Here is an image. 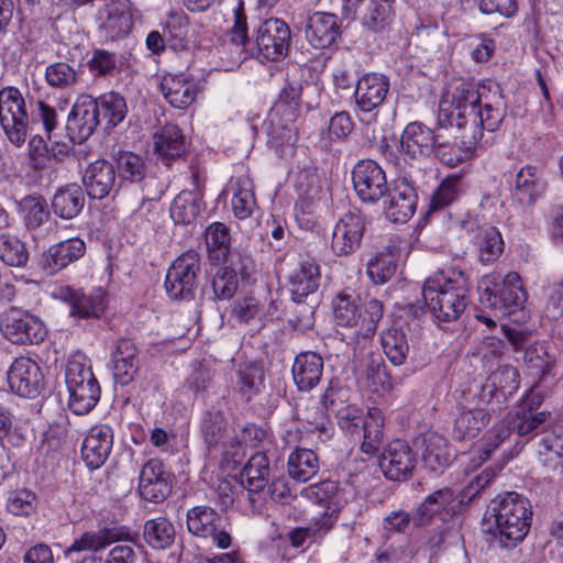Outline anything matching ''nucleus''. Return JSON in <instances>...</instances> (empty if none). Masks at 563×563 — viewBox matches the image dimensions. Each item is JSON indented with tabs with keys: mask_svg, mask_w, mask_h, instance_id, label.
<instances>
[{
	"mask_svg": "<svg viewBox=\"0 0 563 563\" xmlns=\"http://www.w3.org/2000/svg\"><path fill=\"white\" fill-rule=\"evenodd\" d=\"M505 118V107L500 102L493 104L484 101L482 93L472 84L461 82L451 99H442L438 122L441 126H456L462 145H440V161L455 167L470 158L472 150L483 137V131L499 129Z\"/></svg>",
	"mask_w": 563,
	"mask_h": 563,
	"instance_id": "nucleus-1",
	"label": "nucleus"
},
{
	"mask_svg": "<svg viewBox=\"0 0 563 563\" xmlns=\"http://www.w3.org/2000/svg\"><path fill=\"white\" fill-rule=\"evenodd\" d=\"M40 120L48 139L57 126L56 110L42 100L26 103L15 87L0 90V124L8 140L20 147L24 144L32 124Z\"/></svg>",
	"mask_w": 563,
	"mask_h": 563,
	"instance_id": "nucleus-2",
	"label": "nucleus"
},
{
	"mask_svg": "<svg viewBox=\"0 0 563 563\" xmlns=\"http://www.w3.org/2000/svg\"><path fill=\"white\" fill-rule=\"evenodd\" d=\"M470 279L465 272L452 267L428 277L422 288L427 309L439 322L457 320L467 307Z\"/></svg>",
	"mask_w": 563,
	"mask_h": 563,
	"instance_id": "nucleus-3",
	"label": "nucleus"
},
{
	"mask_svg": "<svg viewBox=\"0 0 563 563\" xmlns=\"http://www.w3.org/2000/svg\"><path fill=\"white\" fill-rule=\"evenodd\" d=\"M494 525L487 532L492 542L500 548L510 549L520 543L527 536L532 520L529 500L516 492L497 496L490 506Z\"/></svg>",
	"mask_w": 563,
	"mask_h": 563,
	"instance_id": "nucleus-4",
	"label": "nucleus"
},
{
	"mask_svg": "<svg viewBox=\"0 0 563 563\" xmlns=\"http://www.w3.org/2000/svg\"><path fill=\"white\" fill-rule=\"evenodd\" d=\"M360 301V296L352 289L339 291L332 299L333 318L340 327H355L356 336L369 339L376 333L377 324L384 316V306L378 299L372 298L362 309Z\"/></svg>",
	"mask_w": 563,
	"mask_h": 563,
	"instance_id": "nucleus-5",
	"label": "nucleus"
},
{
	"mask_svg": "<svg viewBox=\"0 0 563 563\" xmlns=\"http://www.w3.org/2000/svg\"><path fill=\"white\" fill-rule=\"evenodd\" d=\"M65 383L69 394L68 406L76 415L90 412L100 399V386L84 355L68 360Z\"/></svg>",
	"mask_w": 563,
	"mask_h": 563,
	"instance_id": "nucleus-6",
	"label": "nucleus"
},
{
	"mask_svg": "<svg viewBox=\"0 0 563 563\" xmlns=\"http://www.w3.org/2000/svg\"><path fill=\"white\" fill-rule=\"evenodd\" d=\"M479 290L481 303L504 316H510L521 309L527 300V292L516 272H509L503 278L496 274L484 276Z\"/></svg>",
	"mask_w": 563,
	"mask_h": 563,
	"instance_id": "nucleus-7",
	"label": "nucleus"
},
{
	"mask_svg": "<svg viewBox=\"0 0 563 563\" xmlns=\"http://www.w3.org/2000/svg\"><path fill=\"white\" fill-rule=\"evenodd\" d=\"M201 271L200 256L197 251L188 250L179 255L168 268L165 289L174 300H190L198 286Z\"/></svg>",
	"mask_w": 563,
	"mask_h": 563,
	"instance_id": "nucleus-8",
	"label": "nucleus"
},
{
	"mask_svg": "<svg viewBox=\"0 0 563 563\" xmlns=\"http://www.w3.org/2000/svg\"><path fill=\"white\" fill-rule=\"evenodd\" d=\"M0 331L8 341L18 345L40 344L47 334L38 317L16 307L3 312Z\"/></svg>",
	"mask_w": 563,
	"mask_h": 563,
	"instance_id": "nucleus-9",
	"label": "nucleus"
},
{
	"mask_svg": "<svg viewBox=\"0 0 563 563\" xmlns=\"http://www.w3.org/2000/svg\"><path fill=\"white\" fill-rule=\"evenodd\" d=\"M290 37V29L283 20L271 18L263 21L255 31L258 55L272 62L283 59L289 52Z\"/></svg>",
	"mask_w": 563,
	"mask_h": 563,
	"instance_id": "nucleus-10",
	"label": "nucleus"
},
{
	"mask_svg": "<svg viewBox=\"0 0 563 563\" xmlns=\"http://www.w3.org/2000/svg\"><path fill=\"white\" fill-rule=\"evenodd\" d=\"M352 180L357 197L366 203H375L388 192L384 169L372 159L360 161L352 170Z\"/></svg>",
	"mask_w": 563,
	"mask_h": 563,
	"instance_id": "nucleus-11",
	"label": "nucleus"
},
{
	"mask_svg": "<svg viewBox=\"0 0 563 563\" xmlns=\"http://www.w3.org/2000/svg\"><path fill=\"white\" fill-rule=\"evenodd\" d=\"M519 388V373L509 365L498 367L490 373L477 393L479 401L500 410Z\"/></svg>",
	"mask_w": 563,
	"mask_h": 563,
	"instance_id": "nucleus-12",
	"label": "nucleus"
},
{
	"mask_svg": "<svg viewBox=\"0 0 563 563\" xmlns=\"http://www.w3.org/2000/svg\"><path fill=\"white\" fill-rule=\"evenodd\" d=\"M173 474L165 468L158 459L148 460L141 468L139 475V494L151 503H162L172 493Z\"/></svg>",
	"mask_w": 563,
	"mask_h": 563,
	"instance_id": "nucleus-13",
	"label": "nucleus"
},
{
	"mask_svg": "<svg viewBox=\"0 0 563 563\" xmlns=\"http://www.w3.org/2000/svg\"><path fill=\"white\" fill-rule=\"evenodd\" d=\"M10 389L26 398H34L44 388V376L41 367L30 357H16L7 373Z\"/></svg>",
	"mask_w": 563,
	"mask_h": 563,
	"instance_id": "nucleus-14",
	"label": "nucleus"
},
{
	"mask_svg": "<svg viewBox=\"0 0 563 563\" xmlns=\"http://www.w3.org/2000/svg\"><path fill=\"white\" fill-rule=\"evenodd\" d=\"M101 124L98 103L90 96H80L68 114L66 131L73 142L81 143Z\"/></svg>",
	"mask_w": 563,
	"mask_h": 563,
	"instance_id": "nucleus-15",
	"label": "nucleus"
},
{
	"mask_svg": "<svg viewBox=\"0 0 563 563\" xmlns=\"http://www.w3.org/2000/svg\"><path fill=\"white\" fill-rule=\"evenodd\" d=\"M220 515L208 506H196L187 511L188 531L199 538H211L221 549L231 544V537L220 528Z\"/></svg>",
	"mask_w": 563,
	"mask_h": 563,
	"instance_id": "nucleus-16",
	"label": "nucleus"
},
{
	"mask_svg": "<svg viewBox=\"0 0 563 563\" xmlns=\"http://www.w3.org/2000/svg\"><path fill=\"white\" fill-rule=\"evenodd\" d=\"M365 219L358 212H346L336 222L331 240V249L338 256L353 254L362 243Z\"/></svg>",
	"mask_w": 563,
	"mask_h": 563,
	"instance_id": "nucleus-17",
	"label": "nucleus"
},
{
	"mask_svg": "<svg viewBox=\"0 0 563 563\" xmlns=\"http://www.w3.org/2000/svg\"><path fill=\"white\" fill-rule=\"evenodd\" d=\"M386 196L384 211L390 221L405 223L413 216L418 203V195L408 178L396 179Z\"/></svg>",
	"mask_w": 563,
	"mask_h": 563,
	"instance_id": "nucleus-18",
	"label": "nucleus"
},
{
	"mask_svg": "<svg viewBox=\"0 0 563 563\" xmlns=\"http://www.w3.org/2000/svg\"><path fill=\"white\" fill-rule=\"evenodd\" d=\"M129 537V530L125 527L120 526L85 532L67 549L66 555H69L73 552L91 551L93 554L86 556L80 563H106V561L101 556H97L96 553L112 543L126 540Z\"/></svg>",
	"mask_w": 563,
	"mask_h": 563,
	"instance_id": "nucleus-19",
	"label": "nucleus"
},
{
	"mask_svg": "<svg viewBox=\"0 0 563 563\" xmlns=\"http://www.w3.org/2000/svg\"><path fill=\"white\" fill-rule=\"evenodd\" d=\"M417 460L411 448L402 441L389 443L379 456V468L390 481H406L415 468Z\"/></svg>",
	"mask_w": 563,
	"mask_h": 563,
	"instance_id": "nucleus-20",
	"label": "nucleus"
},
{
	"mask_svg": "<svg viewBox=\"0 0 563 563\" xmlns=\"http://www.w3.org/2000/svg\"><path fill=\"white\" fill-rule=\"evenodd\" d=\"M389 91V79L383 74L368 73L358 78L354 100L358 111L372 113L385 101Z\"/></svg>",
	"mask_w": 563,
	"mask_h": 563,
	"instance_id": "nucleus-21",
	"label": "nucleus"
},
{
	"mask_svg": "<svg viewBox=\"0 0 563 563\" xmlns=\"http://www.w3.org/2000/svg\"><path fill=\"white\" fill-rule=\"evenodd\" d=\"M60 297L69 305L74 318L99 319L107 308L106 294L101 289L86 294L81 289L65 287L60 289Z\"/></svg>",
	"mask_w": 563,
	"mask_h": 563,
	"instance_id": "nucleus-22",
	"label": "nucleus"
},
{
	"mask_svg": "<svg viewBox=\"0 0 563 563\" xmlns=\"http://www.w3.org/2000/svg\"><path fill=\"white\" fill-rule=\"evenodd\" d=\"M112 445V428L108 424L93 426L81 445L82 461L90 470L101 467L108 460Z\"/></svg>",
	"mask_w": 563,
	"mask_h": 563,
	"instance_id": "nucleus-23",
	"label": "nucleus"
},
{
	"mask_svg": "<svg viewBox=\"0 0 563 563\" xmlns=\"http://www.w3.org/2000/svg\"><path fill=\"white\" fill-rule=\"evenodd\" d=\"M320 266L316 258L300 256L297 267L288 277L291 299H309L320 286Z\"/></svg>",
	"mask_w": 563,
	"mask_h": 563,
	"instance_id": "nucleus-24",
	"label": "nucleus"
},
{
	"mask_svg": "<svg viewBox=\"0 0 563 563\" xmlns=\"http://www.w3.org/2000/svg\"><path fill=\"white\" fill-rule=\"evenodd\" d=\"M85 192L91 199L108 197L117 185V172L114 166L106 159H97L90 163L82 176Z\"/></svg>",
	"mask_w": 563,
	"mask_h": 563,
	"instance_id": "nucleus-25",
	"label": "nucleus"
},
{
	"mask_svg": "<svg viewBox=\"0 0 563 563\" xmlns=\"http://www.w3.org/2000/svg\"><path fill=\"white\" fill-rule=\"evenodd\" d=\"M86 252V244L79 238H71L49 246L41 258V267L47 275H54L70 263L78 261Z\"/></svg>",
	"mask_w": 563,
	"mask_h": 563,
	"instance_id": "nucleus-26",
	"label": "nucleus"
},
{
	"mask_svg": "<svg viewBox=\"0 0 563 563\" xmlns=\"http://www.w3.org/2000/svg\"><path fill=\"white\" fill-rule=\"evenodd\" d=\"M435 144L434 132L420 122L408 123L401 134V151L413 159L430 156L434 152Z\"/></svg>",
	"mask_w": 563,
	"mask_h": 563,
	"instance_id": "nucleus-27",
	"label": "nucleus"
},
{
	"mask_svg": "<svg viewBox=\"0 0 563 563\" xmlns=\"http://www.w3.org/2000/svg\"><path fill=\"white\" fill-rule=\"evenodd\" d=\"M545 190L541 172L532 165L522 167L517 174L511 196L523 208L532 207Z\"/></svg>",
	"mask_w": 563,
	"mask_h": 563,
	"instance_id": "nucleus-28",
	"label": "nucleus"
},
{
	"mask_svg": "<svg viewBox=\"0 0 563 563\" xmlns=\"http://www.w3.org/2000/svg\"><path fill=\"white\" fill-rule=\"evenodd\" d=\"M463 503L457 499V495L451 488L444 487L435 490L426 497L417 509L415 523L417 526H426L437 515L443 512L451 515L455 512L459 506Z\"/></svg>",
	"mask_w": 563,
	"mask_h": 563,
	"instance_id": "nucleus-29",
	"label": "nucleus"
},
{
	"mask_svg": "<svg viewBox=\"0 0 563 563\" xmlns=\"http://www.w3.org/2000/svg\"><path fill=\"white\" fill-rule=\"evenodd\" d=\"M340 33L338 18L325 12H314L307 19L305 34L314 48H327L338 38Z\"/></svg>",
	"mask_w": 563,
	"mask_h": 563,
	"instance_id": "nucleus-30",
	"label": "nucleus"
},
{
	"mask_svg": "<svg viewBox=\"0 0 563 563\" xmlns=\"http://www.w3.org/2000/svg\"><path fill=\"white\" fill-rule=\"evenodd\" d=\"M161 90L170 106L177 109L188 108L197 97V86L191 76L167 74L161 81Z\"/></svg>",
	"mask_w": 563,
	"mask_h": 563,
	"instance_id": "nucleus-31",
	"label": "nucleus"
},
{
	"mask_svg": "<svg viewBox=\"0 0 563 563\" xmlns=\"http://www.w3.org/2000/svg\"><path fill=\"white\" fill-rule=\"evenodd\" d=\"M323 373V360L320 354L307 351L299 353L294 361L291 374L299 391H310L320 382Z\"/></svg>",
	"mask_w": 563,
	"mask_h": 563,
	"instance_id": "nucleus-32",
	"label": "nucleus"
},
{
	"mask_svg": "<svg viewBox=\"0 0 563 563\" xmlns=\"http://www.w3.org/2000/svg\"><path fill=\"white\" fill-rule=\"evenodd\" d=\"M139 351L130 339L121 338L117 341L111 353L113 376L120 385H128L133 380L139 369Z\"/></svg>",
	"mask_w": 563,
	"mask_h": 563,
	"instance_id": "nucleus-33",
	"label": "nucleus"
},
{
	"mask_svg": "<svg viewBox=\"0 0 563 563\" xmlns=\"http://www.w3.org/2000/svg\"><path fill=\"white\" fill-rule=\"evenodd\" d=\"M86 205V192L76 183L59 187L52 197L51 207L55 216L64 220L78 217Z\"/></svg>",
	"mask_w": 563,
	"mask_h": 563,
	"instance_id": "nucleus-34",
	"label": "nucleus"
},
{
	"mask_svg": "<svg viewBox=\"0 0 563 563\" xmlns=\"http://www.w3.org/2000/svg\"><path fill=\"white\" fill-rule=\"evenodd\" d=\"M18 206L26 230L34 238L44 235L48 229L46 227L52 225L46 200L42 196H26L18 202Z\"/></svg>",
	"mask_w": 563,
	"mask_h": 563,
	"instance_id": "nucleus-35",
	"label": "nucleus"
},
{
	"mask_svg": "<svg viewBox=\"0 0 563 563\" xmlns=\"http://www.w3.org/2000/svg\"><path fill=\"white\" fill-rule=\"evenodd\" d=\"M132 27L131 15L120 3H109L99 11L98 32L106 40L126 35Z\"/></svg>",
	"mask_w": 563,
	"mask_h": 563,
	"instance_id": "nucleus-36",
	"label": "nucleus"
},
{
	"mask_svg": "<svg viewBox=\"0 0 563 563\" xmlns=\"http://www.w3.org/2000/svg\"><path fill=\"white\" fill-rule=\"evenodd\" d=\"M420 450L424 467L434 473L442 472L452 457L446 438L437 432L422 437Z\"/></svg>",
	"mask_w": 563,
	"mask_h": 563,
	"instance_id": "nucleus-37",
	"label": "nucleus"
},
{
	"mask_svg": "<svg viewBox=\"0 0 563 563\" xmlns=\"http://www.w3.org/2000/svg\"><path fill=\"white\" fill-rule=\"evenodd\" d=\"M245 271L246 266L241 256L232 254L230 265L219 268L212 278L213 298L217 300L231 299L238 289V275H243Z\"/></svg>",
	"mask_w": 563,
	"mask_h": 563,
	"instance_id": "nucleus-38",
	"label": "nucleus"
},
{
	"mask_svg": "<svg viewBox=\"0 0 563 563\" xmlns=\"http://www.w3.org/2000/svg\"><path fill=\"white\" fill-rule=\"evenodd\" d=\"M490 421V413L483 408L463 409L456 416L452 437L456 441L475 439Z\"/></svg>",
	"mask_w": 563,
	"mask_h": 563,
	"instance_id": "nucleus-39",
	"label": "nucleus"
},
{
	"mask_svg": "<svg viewBox=\"0 0 563 563\" xmlns=\"http://www.w3.org/2000/svg\"><path fill=\"white\" fill-rule=\"evenodd\" d=\"M154 150L159 159L169 164L186 152L185 140L177 125L168 124L154 135Z\"/></svg>",
	"mask_w": 563,
	"mask_h": 563,
	"instance_id": "nucleus-40",
	"label": "nucleus"
},
{
	"mask_svg": "<svg viewBox=\"0 0 563 563\" xmlns=\"http://www.w3.org/2000/svg\"><path fill=\"white\" fill-rule=\"evenodd\" d=\"M317 454L309 449H297L288 457V474L297 482H308L319 472Z\"/></svg>",
	"mask_w": 563,
	"mask_h": 563,
	"instance_id": "nucleus-41",
	"label": "nucleus"
},
{
	"mask_svg": "<svg viewBox=\"0 0 563 563\" xmlns=\"http://www.w3.org/2000/svg\"><path fill=\"white\" fill-rule=\"evenodd\" d=\"M384 416L377 408H371L361 423V435L364 441L362 443L363 452L371 454L374 453L383 443L384 440Z\"/></svg>",
	"mask_w": 563,
	"mask_h": 563,
	"instance_id": "nucleus-42",
	"label": "nucleus"
},
{
	"mask_svg": "<svg viewBox=\"0 0 563 563\" xmlns=\"http://www.w3.org/2000/svg\"><path fill=\"white\" fill-rule=\"evenodd\" d=\"M309 498L325 508L332 510V514L340 512L345 500L339 483L334 481H323L308 488Z\"/></svg>",
	"mask_w": 563,
	"mask_h": 563,
	"instance_id": "nucleus-43",
	"label": "nucleus"
},
{
	"mask_svg": "<svg viewBox=\"0 0 563 563\" xmlns=\"http://www.w3.org/2000/svg\"><path fill=\"white\" fill-rule=\"evenodd\" d=\"M143 536L151 548L164 550L174 543L176 531L169 520L158 517L145 522Z\"/></svg>",
	"mask_w": 563,
	"mask_h": 563,
	"instance_id": "nucleus-44",
	"label": "nucleus"
},
{
	"mask_svg": "<svg viewBox=\"0 0 563 563\" xmlns=\"http://www.w3.org/2000/svg\"><path fill=\"white\" fill-rule=\"evenodd\" d=\"M269 462L263 452L253 454L241 472V482L246 483V488L251 490H262L268 479Z\"/></svg>",
	"mask_w": 563,
	"mask_h": 563,
	"instance_id": "nucleus-45",
	"label": "nucleus"
},
{
	"mask_svg": "<svg viewBox=\"0 0 563 563\" xmlns=\"http://www.w3.org/2000/svg\"><path fill=\"white\" fill-rule=\"evenodd\" d=\"M95 102L98 103L99 118L106 123L107 129L117 126L124 120L128 110L125 99L121 95L104 93L95 98Z\"/></svg>",
	"mask_w": 563,
	"mask_h": 563,
	"instance_id": "nucleus-46",
	"label": "nucleus"
},
{
	"mask_svg": "<svg viewBox=\"0 0 563 563\" xmlns=\"http://www.w3.org/2000/svg\"><path fill=\"white\" fill-rule=\"evenodd\" d=\"M206 242L211 261L216 263L228 261L230 256V234L223 223L214 222L208 227Z\"/></svg>",
	"mask_w": 563,
	"mask_h": 563,
	"instance_id": "nucleus-47",
	"label": "nucleus"
},
{
	"mask_svg": "<svg viewBox=\"0 0 563 563\" xmlns=\"http://www.w3.org/2000/svg\"><path fill=\"white\" fill-rule=\"evenodd\" d=\"M229 423L220 410H209L201 422V434L205 443L211 448L224 442L228 437Z\"/></svg>",
	"mask_w": 563,
	"mask_h": 563,
	"instance_id": "nucleus-48",
	"label": "nucleus"
},
{
	"mask_svg": "<svg viewBox=\"0 0 563 563\" xmlns=\"http://www.w3.org/2000/svg\"><path fill=\"white\" fill-rule=\"evenodd\" d=\"M382 346L387 358L396 366L402 365L409 352L405 332L398 328H390L382 334Z\"/></svg>",
	"mask_w": 563,
	"mask_h": 563,
	"instance_id": "nucleus-49",
	"label": "nucleus"
},
{
	"mask_svg": "<svg viewBox=\"0 0 563 563\" xmlns=\"http://www.w3.org/2000/svg\"><path fill=\"white\" fill-rule=\"evenodd\" d=\"M549 416L550 413L545 411L517 409L507 426L510 428V432L516 431L521 437L529 435L542 430Z\"/></svg>",
	"mask_w": 563,
	"mask_h": 563,
	"instance_id": "nucleus-50",
	"label": "nucleus"
},
{
	"mask_svg": "<svg viewBox=\"0 0 563 563\" xmlns=\"http://www.w3.org/2000/svg\"><path fill=\"white\" fill-rule=\"evenodd\" d=\"M0 260L8 266L25 267L29 262V251L25 243L15 235L1 234Z\"/></svg>",
	"mask_w": 563,
	"mask_h": 563,
	"instance_id": "nucleus-51",
	"label": "nucleus"
},
{
	"mask_svg": "<svg viewBox=\"0 0 563 563\" xmlns=\"http://www.w3.org/2000/svg\"><path fill=\"white\" fill-rule=\"evenodd\" d=\"M200 213L197 196L191 191H181L173 200L170 216L175 223L189 224Z\"/></svg>",
	"mask_w": 563,
	"mask_h": 563,
	"instance_id": "nucleus-52",
	"label": "nucleus"
},
{
	"mask_svg": "<svg viewBox=\"0 0 563 563\" xmlns=\"http://www.w3.org/2000/svg\"><path fill=\"white\" fill-rule=\"evenodd\" d=\"M115 167L121 180L137 183L146 175V164L144 159L132 152H120L115 156Z\"/></svg>",
	"mask_w": 563,
	"mask_h": 563,
	"instance_id": "nucleus-53",
	"label": "nucleus"
},
{
	"mask_svg": "<svg viewBox=\"0 0 563 563\" xmlns=\"http://www.w3.org/2000/svg\"><path fill=\"white\" fill-rule=\"evenodd\" d=\"M292 305L289 308L288 323L296 330L305 332L314 324V310L317 300L312 297L309 299H291Z\"/></svg>",
	"mask_w": 563,
	"mask_h": 563,
	"instance_id": "nucleus-54",
	"label": "nucleus"
},
{
	"mask_svg": "<svg viewBox=\"0 0 563 563\" xmlns=\"http://www.w3.org/2000/svg\"><path fill=\"white\" fill-rule=\"evenodd\" d=\"M523 362L529 369L534 371L533 375L540 379L551 374L554 364V360L549 356L543 343L529 345L525 350Z\"/></svg>",
	"mask_w": 563,
	"mask_h": 563,
	"instance_id": "nucleus-55",
	"label": "nucleus"
},
{
	"mask_svg": "<svg viewBox=\"0 0 563 563\" xmlns=\"http://www.w3.org/2000/svg\"><path fill=\"white\" fill-rule=\"evenodd\" d=\"M462 191V177L459 175L448 176L431 197V210L435 211L450 206L460 197Z\"/></svg>",
	"mask_w": 563,
	"mask_h": 563,
	"instance_id": "nucleus-56",
	"label": "nucleus"
},
{
	"mask_svg": "<svg viewBox=\"0 0 563 563\" xmlns=\"http://www.w3.org/2000/svg\"><path fill=\"white\" fill-rule=\"evenodd\" d=\"M397 264L391 253H380L367 264V275L376 285L387 283L396 273Z\"/></svg>",
	"mask_w": 563,
	"mask_h": 563,
	"instance_id": "nucleus-57",
	"label": "nucleus"
},
{
	"mask_svg": "<svg viewBox=\"0 0 563 563\" xmlns=\"http://www.w3.org/2000/svg\"><path fill=\"white\" fill-rule=\"evenodd\" d=\"M504 251V241L499 231L494 228H487L479 242V261L484 264L495 262Z\"/></svg>",
	"mask_w": 563,
	"mask_h": 563,
	"instance_id": "nucleus-58",
	"label": "nucleus"
},
{
	"mask_svg": "<svg viewBox=\"0 0 563 563\" xmlns=\"http://www.w3.org/2000/svg\"><path fill=\"white\" fill-rule=\"evenodd\" d=\"M36 496L26 488L11 492L7 498V509L15 516H29L35 510Z\"/></svg>",
	"mask_w": 563,
	"mask_h": 563,
	"instance_id": "nucleus-59",
	"label": "nucleus"
},
{
	"mask_svg": "<svg viewBox=\"0 0 563 563\" xmlns=\"http://www.w3.org/2000/svg\"><path fill=\"white\" fill-rule=\"evenodd\" d=\"M45 78L52 87L67 88L76 84L77 71L67 63L58 62L46 67Z\"/></svg>",
	"mask_w": 563,
	"mask_h": 563,
	"instance_id": "nucleus-60",
	"label": "nucleus"
},
{
	"mask_svg": "<svg viewBox=\"0 0 563 563\" xmlns=\"http://www.w3.org/2000/svg\"><path fill=\"white\" fill-rule=\"evenodd\" d=\"M263 379V371L256 365L246 366L239 372L240 391L245 397V400H251L253 395L260 391Z\"/></svg>",
	"mask_w": 563,
	"mask_h": 563,
	"instance_id": "nucleus-61",
	"label": "nucleus"
},
{
	"mask_svg": "<svg viewBox=\"0 0 563 563\" xmlns=\"http://www.w3.org/2000/svg\"><path fill=\"white\" fill-rule=\"evenodd\" d=\"M117 54L102 48H96L87 65L93 76L110 75L117 67Z\"/></svg>",
	"mask_w": 563,
	"mask_h": 563,
	"instance_id": "nucleus-62",
	"label": "nucleus"
},
{
	"mask_svg": "<svg viewBox=\"0 0 563 563\" xmlns=\"http://www.w3.org/2000/svg\"><path fill=\"white\" fill-rule=\"evenodd\" d=\"M334 413L341 429L346 430L351 434L361 435L360 427L365 417L361 409L354 405H343Z\"/></svg>",
	"mask_w": 563,
	"mask_h": 563,
	"instance_id": "nucleus-63",
	"label": "nucleus"
},
{
	"mask_svg": "<svg viewBox=\"0 0 563 563\" xmlns=\"http://www.w3.org/2000/svg\"><path fill=\"white\" fill-rule=\"evenodd\" d=\"M189 21L184 12H170L167 15L163 31L168 42L181 43L188 34Z\"/></svg>",
	"mask_w": 563,
	"mask_h": 563,
	"instance_id": "nucleus-64",
	"label": "nucleus"
}]
</instances>
